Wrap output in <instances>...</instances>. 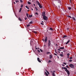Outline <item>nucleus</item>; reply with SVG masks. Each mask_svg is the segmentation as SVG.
<instances>
[{"instance_id":"f257e3e1","label":"nucleus","mask_w":76,"mask_h":76,"mask_svg":"<svg viewBox=\"0 0 76 76\" xmlns=\"http://www.w3.org/2000/svg\"><path fill=\"white\" fill-rule=\"evenodd\" d=\"M62 69H64L65 70V71L66 72V73H67V74H68V76H69L70 75V72L65 67H62Z\"/></svg>"},{"instance_id":"f03ea898","label":"nucleus","mask_w":76,"mask_h":76,"mask_svg":"<svg viewBox=\"0 0 76 76\" xmlns=\"http://www.w3.org/2000/svg\"><path fill=\"white\" fill-rule=\"evenodd\" d=\"M36 2L37 3V4L39 6V8L40 9H42V6L41 5V4H40V3L39 2L37 1H36Z\"/></svg>"},{"instance_id":"7ed1b4c3","label":"nucleus","mask_w":76,"mask_h":76,"mask_svg":"<svg viewBox=\"0 0 76 76\" xmlns=\"http://www.w3.org/2000/svg\"><path fill=\"white\" fill-rule=\"evenodd\" d=\"M69 67L72 68H74L75 66L74 65H73V64H69Z\"/></svg>"},{"instance_id":"20e7f679","label":"nucleus","mask_w":76,"mask_h":76,"mask_svg":"<svg viewBox=\"0 0 76 76\" xmlns=\"http://www.w3.org/2000/svg\"><path fill=\"white\" fill-rule=\"evenodd\" d=\"M51 45V42H50V40H48V47H49Z\"/></svg>"},{"instance_id":"39448f33","label":"nucleus","mask_w":76,"mask_h":76,"mask_svg":"<svg viewBox=\"0 0 76 76\" xmlns=\"http://www.w3.org/2000/svg\"><path fill=\"white\" fill-rule=\"evenodd\" d=\"M43 19L45 20H47L48 19V17H47L45 16H44L43 17Z\"/></svg>"},{"instance_id":"423d86ee","label":"nucleus","mask_w":76,"mask_h":76,"mask_svg":"<svg viewBox=\"0 0 76 76\" xmlns=\"http://www.w3.org/2000/svg\"><path fill=\"white\" fill-rule=\"evenodd\" d=\"M48 40V38H47V37H45V43L47 42V41Z\"/></svg>"},{"instance_id":"0eeeda50","label":"nucleus","mask_w":76,"mask_h":76,"mask_svg":"<svg viewBox=\"0 0 76 76\" xmlns=\"http://www.w3.org/2000/svg\"><path fill=\"white\" fill-rule=\"evenodd\" d=\"M37 60L40 63L41 62V61H40V60L39 58H37Z\"/></svg>"},{"instance_id":"6e6552de","label":"nucleus","mask_w":76,"mask_h":76,"mask_svg":"<svg viewBox=\"0 0 76 76\" xmlns=\"http://www.w3.org/2000/svg\"><path fill=\"white\" fill-rule=\"evenodd\" d=\"M72 19H73V20L74 21H75L76 20V19L75 17H72Z\"/></svg>"},{"instance_id":"1a4fd4ad","label":"nucleus","mask_w":76,"mask_h":76,"mask_svg":"<svg viewBox=\"0 0 76 76\" xmlns=\"http://www.w3.org/2000/svg\"><path fill=\"white\" fill-rule=\"evenodd\" d=\"M64 47H61V48H59V49H64Z\"/></svg>"},{"instance_id":"9d476101","label":"nucleus","mask_w":76,"mask_h":76,"mask_svg":"<svg viewBox=\"0 0 76 76\" xmlns=\"http://www.w3.org/2000/svg\"><path fill=\"white\" fill-rule=\"evenodd\" d=\"M18 19H19V20L20 21H22V20L21 19L20 17H19V18H18Z\"/></svg>"},{"instance_id":"9b49d317","label":"nucleus","mask_w":76,"mask_h":76,"mask_svg":"<svg viewBox=\"0 0 76 76\" xmlns=\"http://www.w3.org/2000/svg\"><path fill=\"white\" fill-rule=\"evenodd\" d=\"M52 55H50V57H49V58H50V59L52 58Z\"/></svg>"},{"instance_id":"f8f14e48","label":"nucleus","mask_w":76,"mask_h":76,"mask_svg":"<svg viewBox=\"0 0 76 76\" xmlns=\"http://www.w3.org/2000/svg\"><path fill=\"white\" fill-rule=\"evenodd\" d=\"M70 42V40H68V41L66 43V45H67Z\"/></svg>"},{"instance_id":"ddd939ff","label":"nucleus","mask_w":76,"mask_h":76,"mask_svg":"<svg viewBox=\"0 0 76 76\" xmlns=\"http://www.w3.org/2000/svg\"><path fill=\"white\" fill-rule=\"evenodd\" d=\"M70 42V40H68V41L66 43V45H67Z\"/></svg>"},{"instance_id":"4468645a","label":"nucleus","mask_w":76,"mask_h":76,"mask_svg":"<svg viewBox=\"0 0 76 76\" xmlns=\"http://www.w3.org/2000/svg\"><path fill=\"white\" fill-rule=\"evenodd\" d=\"M68 10H71V8L69 7H68Z\"/></svg>"},{"instance_id":"2eb2a0df","label":"nucleus","mask_w":76,"mask_h":76,"mask_svg":"<svg viewBox=\"0 0 76 76\" xmlns=\"http://www.w3.org/2000/svg\"><path fill=\"white\" fill-rule=\"evenodd\" d=\"M15 1L16 2V3L19 2V0H15Z\"/></svg>"},{"instance_id":"dca6fc26","label":"nucleus","mask_w":76,"mask_h":76,"mask_svg":"<svg viewBox=\"0 0 76 76\" xmlns=\"http://www.w3.org/2000/svg\"><path fill=\"white\" fill-rule=\"evenodd\" d=\"M32 16H33V15H29V18H31L32 17Z\"/></svg>"},{"instance_id":"f3484780","label":"nucleus","mask_w":76,"mask_h":76,"mask_svg":"<svg viewBox=\"0 0 76 76\" xmlns=\"http://www.w3.org/2000/svg\"><path fill=\"white\" fill-rule=\"evenodd\" d=\"M33 32L34 33H35V34H36L37 33V32L36 31H33Z\"/></svg>"},{"instance_id":"a211bd4d","label":"nucleus","mask_w":76,"mask_h":76,"mask_svg":"<svg viewBox=\"0 0 76 76\" xmlns=\"http://www.w3.org/2000/svg\"><path fill=\"white\" fill-rule=\"evenodd\" d=\"M28 4H31V2H29V1H28Z\"/></svg>"},{"instance_id":"6ab92c4d","label":"nucleus","mask_w":76,"mask_h":76,"mask_svg":"<svg viewBox=\"0 0 76 76\" xmlns=\"http://www.w3.org/2000/svg\"><path fill=\"white\" fill-rule=\"evenodd\" d=\"M66 37H67V36L65 35H64V37H63V38H64Z\"/></svg>"},{"instance_id":"aec40b11","label":"nucleus","mask_w":76,"mask_h":76,"mask_svg":"<svg viewBox=\"0 0 76 76\" xmlns=\"http://www.w3.org/2000/svg\"><path fill=\"white\" fill-rule=\"evenodd\" d=\"M45 71H46V72H47V73H48V75L50 74V73H49V72H48L46 69L45 70Z\"/></svg>"},{"instance_id":"412c9836","label":"nucleus","mask_w":76,"mask_h":76,"mask_svg":"<svg viewBox=\"0 0 76 76\" xmlns=\"http://www.w3.org/2000/svg\"><path fill=\"white\" fill-rule=\"evenodd\" d=\"M60 55V56H61V57H63V54H60V55Z\"/></svg>"},{"instance_id":"4be33fe9","label":"nucleus","mask_w":76,"mask_h":76,"mask_svg":"<svg viewBox=\"0 0 76 76\" xmlns=\"http://www.w3.org/2000/svg\"><path fill=\"white\" fill-rule=\"evenodd\" d=\"M45 74L47 76H48V75L47 74V72H45Z\"/></svg>"},{"instance_id":"5701e85b","label":"nucleus","mask_w":76,"mask_h":76,"mask_svg":"<svg viewBox=\"0 0 76 76\" xmlns=\"http://www.w3.org/2000/svg\"><path fill=\"white\" fill-rule=\"evenodd\" d=\"M52 75H53V76H56L54 73H52Z\"/></svg>"},{"instance_id":"b1692460","label":"nucleus","mask_w":76,"mask_h":76,"mask_svg":"<svg viewBox=\"0 0 76 76\" xmlns=\"http://www.w3.org/2000/svg\"><path fill=\"white\" fill-rule=\"evenodd\" d=\"M42 15L43 16V17H44L46 16H45V14H42Z\"/></svg>"},{"instance_id":"393cba45","label":"nucleus","mask_w":76,"mask_h":76,"mask_svg":"<svg viewBox=\"0 0 76 76\" xmlns=\"http://www.w3.org/2000/svg\"><path fill=\"white\" fill-rule=\"evenodd\" d=\"M72 61V59H70V60H69V62H71Z\"/></svg>"},{"instance_id":"a878e982","label":"nucleus","mask_w":76,"mask_h":76,"mask_svg":"<svg viewBox=\"0 0 76 76\" xmlns=\"http://www.w3.org/2000/svg\"><path fill=\"white\" fill-rule=\"evenodd\" d=\"M33 21H31L29 22V24H32L33 23Z\"/></svg>"},{"instance_id":"bb28decb","label":"nucleus","mask_w":76,"mask_h":76,"mask_svg":"<svg viewBox=\"0 0 76 76\" xmlns=\"http://www.w3.org/2000/svg\"><path fill=\"white\" fill-rule=\"evenodd\" d=\"M50 30H53V29L52 28H50Z\"/></svg>"},{"instance_id":"cd10ccee","label":"nucleus","mask_w":76,"mask_h":76,"mask_svg":"<svg viewBox=\"0 0 76 76\" xmlns=\"http://www.w3.org/2000/svg\"><path fill=\"white\" fill-rule=\"evenodd\" d=\"M21 10H22V8H20V11H19V12H20L21 11Z\"/></svg>"},{"instance_id":"c85d7f7f","label":"nucleus","mask_w":76,"mask_h":76,"mask_svg":"<svg viewBox=\"0 0 76 76\" xmlns=\"http://www.w3.org/2000/svg\"><path fill=\"white\" fill-rule=\"evenodd\" d=\"M30 26V25L29 24L28 25H27V27H29Z\"/></svg>"},{"instance_id":"c756f323","label":"nucleus","mask_w":76,"mask_h":76,"mask_svg":"<svg viewBox=\"0 0 76 76\" xmlns=\"http://www.w3.org/2000/svg\"><path fill=\"white\" fill-rule=\"evenodd\" d=\"M70 55L69 53H67V56H68V57Z\"/></svg>"},{"instance_id":"7c9ffc66","label":"nucleus","mask_w":76,"mask_h":76,"mask_svg":"<svg viewBox=\"0 0 76 76\" xmlns=\"http://www.w3.org/2000/svg\"><path fill=\"white\" fill-rule=\"evenodd\" d=\"M67 17H69L70 18H72V17H71V16H67Z\"/></svg>"},{"instance_id":"2f4dec72","label":"nucleus","mask_w":76,"mask_h":76,"mask_svg":"<svg viewBox=\"0 0 76 76\" xmlns=\"http://www.w3.org/2000/svg\"><path fill=\"white\" fill-rule=\"evenodd\" d=\"M42 14H45V12H42Z\"/></svg>"},{"instance_id":"473e14b6","label":"nucleus","mask_w":76,"mask_h":76,"mask_svg":"<svg viewBox=\"0 0 76 76\" xmlns=\"http://www.w3.org/2000/svg\"><path fill=\"white\" fill-rule=\"evenodd\" d=\"M35 14H36V15H38V13L37 12H36L35 13Z\"/></svg>"},{"instance_id":"72a5a7b5","label":"nucleus","mask_w":76,"mask_h":76,"mask_svg":"<svg viewBox=\"0 0 76 76\" xmlns=\"http://www.w3.org/2000/svg\"><path fill=\"white\" fill-rule=\"evenodd\" d=\"M63 64L65 65H66V63H65V62H64V63H63Z\"/></svg>"},{"instance_id":"f704fd0d","label":"nucleus","mask_w":76,"mask_h":76,"mask_svg":"<svg viewBox=\"0 0 76 76\" xmlns=\"http://www.w3.org/2000/svg\"><path fill=\"white\" fill-rule=\"evenodd\" d=\"M23 4H21V7L22 8L23 7Z\"/></svg>"},{"instance_id":"c9c22d12","label":"nucleus","mask_w":76,"mask_h":76,"mask_svg":"<svg viewBox=\"0 0 76 76\" xmlns=\"http://www.w3.org/2000/svg\"><path fill=\"white\" fill-rule=\"evenodd\" d=\"M55 53H56L57 54V52L56 51V49H55Z\"/></svg>"},{"instance_id":"e433bc0d","label":"nucleus","mask_w":76,"mask_h":76,"mask_svg":"<svg viewBox=\"0 0 76 76\" xmlns=\"http://www.w3.org/2000/svg\"><path fill=\"white\" fill-rule=\"evenodd\" d=\"M50 53V52H47V54H49Z\"/></svg>"},{"instance_id":"4c0bfd02","label":"nucleus","mask_w":76,"mask_h":76,"mask_svg":"<svg viewBox=\"0 0 76 76\" xmlns=\"http://www.w3.org/2000/svg\"><path fill=\"white\" fill-rule=\"evenodd\" d=\"M51 62H52V61H50V60H49V61H48L49 63H50Z\"/></svg>"},{"instance_id":"58836bf2","label":"nucleus","mask_w":76,"mask_h":76,"mask_svg":"<svg viewBox=\"0 0 76 76\" xmlns=\"http://www.w3.org/2000/svg\"><path fill=\"white\" fill-rule=\"evenodd\" d=\"M54 55L56 56H57V55L56 54V53H54Z\"/></svg>"},{"instance_id":"ea45409f","label":"nucleus","mask_w":76,"mask_h":76,"mask_svg":"<svg viewBox=\"0 0 76 76\" xmlns=\"http://www.w3.org/2000/svg\"><path fill=\"white\" fill-rule=\"evenodd\" d=\"M62 66L64 67L65 66V65H64V64H62Z\"/></svg>"},{"instance_id":"a19ab883","label":"nucleus","mask_w":76,"mask_h":76,"mask_svg":"<svg viewBox=\"0 0 76 76\" xmlns=\"http://www.w3.org/2000/svg\"><path fill=\"white\" fill-rule=\"evenodd\" d=\"M38 53H40V50H38Z\"/></svg>"},{"instance_id":"79ce46f5","label":"nucleus","mask_w":76,"mask_h":76,"mask_svg":"<svg viewBox=\"0 0 76 76\" xmlns=\"http://www.w3.org/2000/svg\"><path fill=\"white\" fill-rule=\"evenodd\" d=\"M55 72H56V71H53V72H52V73H55Z\"/></svg>"},{"instance_id":"37998d69","label":"nucleus","mask_w":76,"mask_h":76,"mask_svg":"<svg viewBox=\"0 0 76 76\" xmlns=\"http://www.w3.org/2000/svg\"><path fill=\"white\" fill-rule=\"evenodd\" d=\"M66 68H69V67H68V65H66Z\"/></svg>"},{"instance_id":"c03bdc74","label":"nucleus","mask_w":76,"mask_h":76,"mask_svg":"<svg viewBox=\"0 0 76 76\" xmlns=\"http://www.w3.org/2000/svg\"><path fill=\"white\" fill-rule=\"evenodd\" d=\"M20 0V2L21 3H22L23 2V1L22 0Z\"/></svg>"},{"instance_id":"a18cd8bd","label":"nucleus","mask_w":76,"mask_h":76,"mask_svg":"<svg viewBox=\"0 0 76 76\" xmlns=\"http://www.w3.org/2000/svg\"><path fill=\"white\" fill-rule=\"evenodd\" d=\"M41 24L43 25H44V24L43 23H41Z\"/></svg>"},{"instance_id":"49530a36","label":"nucleus","mask_w":76,"mask_h":76,"mask_svg":"<svg viewBox=\"0 0 76 76\" xmlns=\"http://www.w3.org/2000/svg\"><path fill=\"white\" fill-rule=\"evenodd\" d=\"M69 58H70V59H72V57H70Z\"/></svg>"},{"instance_id":"de8ad7c7","label":"nucleus","mask_w":76,"mask_h":76,"mask_svg":"<svg viewBox=\"0 0 76 76\" xmlns=\"http://www.w3.org/2000/svg\"><path fill=\"white\" fill-rule=\"evenodd\" d=\"M28 13H26V16H27V17H28Z\"/></svg>"},{"instance_id":"09e8293b","label":"nucleus","mask_w":76,"mask_h":76,"mask_svg":"<svg viewBox=\"0 0 76 76\" xmlns=\"http://www.w3.org/2000/svg\"><path fill=\"white\" fill-rule=\"evenodd\" d=\"M26 8H27L28 7L27 6H26Z\"/></svg>"},{"instance_id":"8fccbe9b","label":"nucleus","mask_w":76,"mask_h":76,"mask_svg":"<svg viewBox=\"0 0 76 76\" xmlns=\"http://www.w3.org/2000/svg\"><path fill=\"white\" fill-rule=\"evenodd\" d=\"M40 51H41V52H42V49H40Z\"/></svg>"},{"instance_id":"3c124183","label":"nucleus","mask_w":76,"mask_h":76,"mask_svg":"<svg viewBox=\"0 0 76 76\" xmlns=\"http://www.w3.org/2000/svg\"><path fill=\"white\" fill-rule=\"evenodd\" d=\"M42 40L43 41H44V39H42Z\"/></svg>"},{"instance_id":"603ef678","label":"nucleus","mask_w":76,"mask_h":76,"mask_svg":"<svg viewBox=\"0 0 76 76\" xmlns=\"http://www.w3.org/2000/svg\"><path fill=\"white\" fill-rule=\"evenodd\" d=\"M58 51H61L60 49H58Z\"/></svg>"},{"instance_id":"864d4df0","label":"nucleus","mask_w":76,"mask_h":76,"mask_svg":"<svg viewBox=\"0 0 76 76\" xmlns=\"http://www.w3.org/2000/svg\"><path fill=\"white\" fill-rule=\"evenodd\" d=\"M26 19H27V18H26V17L25 20H26Z\"/></svg>"},{"instance_id":"5fc2aeb1","label":"nucleus","mask_w":76,"mask_h":76,"mask_svg":"<svg viewBox=\"0 0 76 76\" xmlns=\"http://www.w3.org/2000/svg\"><path fill=\"white\" fill-rule=\"evenodd\" d=\"M34 7H35V4H34Z\"/></svg>"},{"instance_id":"6e6d98bb","label":"nucleus","mask_w":76,"mask_h":76,"mask_svg":"<svg viewBox=\"0 0 76 76\" xmlns=\"http://www.w3.org/2000/svg\"><path fill=\"white\" fill-rule=\"evenodd\" d=\"M35 8L36 9H37V8L36 7H35Z\"/></svg>"},{"instance_id":"4d7b16f0","label":"nucleus","mask_w":76,"mask_h":76,"mask_svg":"<svg viewBox=\"0 0 76 76\" xmlns=\"http://www.w3.org/2000/svg\"><path fill=\"white\" fill-rule=\"evenodd\" d=\"M14 4H15V2H14Z\"/></svg>"},{"instance_id":"13d9d810","label":"nucleus","mask_w":76,"mask_h":76,"mask_svg":"<svg viewBox=\"0 0 76 76\" xmlns=\"http://www.w3.org/2000/svg\"><path fill=\"white\" fill-rule=\"evenodd\" d=\"M57 57H58V58H59V56H58Z\"/></svg>"},{"instance_id":"bf43d9fd","label":"nucleus","mask_w":76,"mask_h":76,"mask_svg":"<svg viewBox=\"0 0 76 76\" xmlns=\"http://www.w3.org/2000/svg\"><path fill=\"white\" fill-rule=\"evenodd\" d=\"M31 10H32V11H33V9L32 8V9H31Z\"/></svg>"},{"instance_id":"052dcab7","label":"nucleus","mask_w":76,"mask_h":76,"mask_svg":"<svg viewBox=\"0 0 76 76\" xmlns=\"http://www.w3.org/2000/svg\"><path fill=\"white\" fill-rule=\"evenodd\" d=\"M70 0V3H71V0Z\"/></svg>"},{"instance_id":"680f3d73","label":"nucleus","mask_w":76,"mask_h":76,"mask_svg":"<svg viewBox=\"0 0 76 76\" xmlns=\"http://www.w3.org/2000/svg\"><path fill=\"white\" fill-rule=\"evenodd\" d=\"M27 9L28 10V9H29V8L28 7L27 8Z\"/></svg>"},{"instance_id":"e2e57ef3","label":"nucleus","mask_w":76,"mask_h":76,"mask_svg":"<svg viewBox=\"0 0 76 76\" xmlns=\"http://www.w3.org/2000/svg\"><path fill=\"white\" fill-rule=\"evenodd\" d=\"M36 10H37V11L38 10V9H36Z\"/></svg>"},{"instance_id":"0e129e2a","label":"nucleus","mask_w":76,"mask_h":76,"mask_svg":"<svg viewBox=\"0 0 76 76\" xmlns=\"http://www.w3.org/2000/svg\"><path fill=\"white\" fill-rule=\"evenodd\" d=\"M42 23H44V22L43 21H42Z\"/></svg>"},{"instance_id":"69168bd1","label":"nucleus","mask_w":76,"mask_h":76,"mask_svg":"<svg viewBox=\"0 0 76 76\" xmlns=\"http://www.w3.org/2000/svg\"><path fill=\"white\" fill-rule=\"evenodd\" d=\"M36 49L37 50V48H36Z\"/></svg>"},{"instance_id":"338daca9","label":"nucleus","mask_w":76,"mask_h":76,"mask_svg":"<svg viewBox=\"0 0 76 76\" xmlns=\"http://www.w3.org/2000/svg\"><path fill=\"white\" fill-rule=\"evenodd\" d=\"M51 73L52 72V71H51Z\"/></svg>"},{"instance_id":"774afa93","label":"nucleus","mask_w":76,"mask_h":76,"mask_svg":"<svg viewBox=\"0 0 76 76\" xmlns=\"http://www.w3.org/2000/svg\"><path fill=\"white\" fill-rule=\"evenodd\" d=\"M38 49H39V48H38Z\"/></svg>"}]
</instances>
